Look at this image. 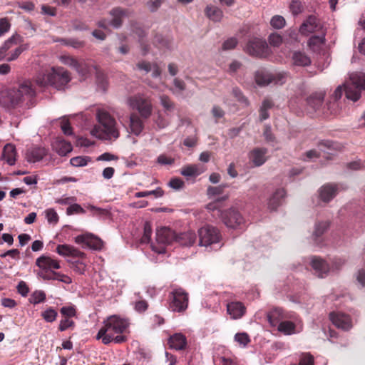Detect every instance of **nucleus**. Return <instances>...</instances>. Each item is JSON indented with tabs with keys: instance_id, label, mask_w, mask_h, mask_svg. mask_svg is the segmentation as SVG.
I'll list each match as a JSON object with an SVG mask.
<instances>
[{
	"instance_id": "b1692460",
	"label": "nucleus",
	"mask_w": 365,
	"mask_h": 365,
	"mask_svg": "<svg viewBox=\"0 0 365 365\" xmlns=\"http://www.w3.org/2000/svg\"><path fill=\"white\" fill-rule=\"evenodd\" d=\"M137 67L139 70L144 71L145 73L151 72V76L153 78H160L161 76V70L156 63L142 61L137 64Z\"/></svg>"
},
{
	"instance_id": "4d7b16f0",
	"label": "nucleus",
	"mask_w": 365,
	"mask_h": 365,
	"mask_svg": "<svg viewBox=\"0 0 365 365\" xmlns=\"http://www.w3.org/2000/svg\"><path fill=\"white\" fill-rule=\"evenodd\" d=\"M151 235H152L151 225L148 222H146L144 225V232H143V235L141 239L142 242L146 243V242H150Z\"/></svg>"
},
{
	"instance_id": "2f4dec72",
	"label": "nucleus",
	"mask_w": 365,
	"mask_h": 365,
	"mask_svg": "<svg viewBox=\"0 0 365 365\" xmlns=\"http://www.w3.org/2000/svg\"><path fill=\"white\" fill-rule=\"evenodd\" d=\"M169 345L176 350L183 349L186 346V339L182 334H175L170 337Z\"/></svg>"
},
{
	"instance_id": "e2e57ef3",
	"label": "nucleus",
	"mask_w": 365,
	"mask_h": 365,
	"mask_svg": "<svg viewBox=\"0 0 365 365\" xmlns=\"http://www.w3.org/2000/svg\"><path fill=\"white\" fill-rule=\"evenodd\" d=\"M11 24L6 18L0 19V36L4 35L8 32L10 29Z\"/></svg>"
},
{
	"instance_id": "0e129e2a",
	"label": "nucleus",
	"mask_w": 365,
	"mask_h": 365,
	"mask_svg": "<svg viewBox=\"0 0 365 365\" xmlns=\"http://www.w3.org/2000/svg\"><path fill=\"white\" fill-rule=\"evenodd\" d=\"M53 275L54 280H58L66 284H70L72 282L71 278L65 274L53 272Z\"/></svg>"
},
{
	"instance_id": "423d86ee",
	"label": "nucleus",
	"mask_w": 365,
	"mask_h": 365,
	"mask_svg": "<svg viewBox=\"0 0 365 365\" xmlns=\"http://www.w3.org/2000/svg\"><path fill=\"white\" fill-rule=\"evenodd\" d=\"M347 98L356 101L361 97V92L365 90V73L355 72L350 74L349 80L344 85Z\"/></svg>"
},
{
	"instance_id": "f257e3e1",
	"label": "nucleus",
	"mask_w": 365,
	"mask_h": 365,
	"mask_svg": "<svg viewBox=\"0 0 365 365\" xmlns=\"http://www.w3.org/2000/svg\"><path fill=\"white\" fill-rule=\"evenodd\" d=\"M96 119L98 123L90 131L92 136L103 140H115L119 138L118 123L108 110L98 108Z\"/></svg>"
},
{
	"instance_id": "bb28decb",
	"label": "nucleus",
	"mask_w": 365,
	"mask_h": 365,
	"mask_svg": "<svg viewBox=\"0 0 365 365\" xmlns=\"http://www.w3.org/2000/svg\"><path fill=\"white\" fill-rule=\"evenodd\" d=\"M46 155V150L43 148H33L26 153V159L30 163H36L43 159Z\"/></svg>"
},
{
	"instance_id": "5701e85b",
	"label": "nucleus",
	"mask_w": 365,
	"mask_h": 365,
	"mask_svg": "<svg viewBox=\"0 0 365 365\" xmlns=\"http://www.w3.org/2000/svg\"><path fill=\"white\" fill-rule=\"evenodd\" d=\"M320 29L316 17L310 16L300 26L299 31L303 35H309Z\"/></svg>"
},
{
	"instance_id": "774afa93",
	"label": "nucleus",
	"mask_w": 365,
	"mask_h": 365,
	"mask_svg": "<svg viewBox=\"0 0 365 365\" xmlns=\"http://www.w3.org/2000/svg\"><path fill=\"white\" fill-rule=\"evenodd\" d=\"M356 280L363 287H365V267L358 271Z\"/></svg>"
},
{
	"instance_id": "37998d69",
	"label": "nucleus",
	"mask_w": 365,
	"mask_h": 365,
	"mask_svg": "<svg viewBox=\"0 0 365 365\" xmlns=\"http://www.w3.org/2000/svg\"><path fill=\"white\" fill-rule=\"evenodd\" d=\"M151 195H153L155 197H160L163 196V192L160 188H157V189H155L154 190H151V191H143V192H135V197L136 198H140V197H148Z\"/></svg>"
},
{
	"instance_id": "69168bd1",
	"label": "nucleus",
	"mask_w": 365,
	"mask_h": 365,
	"mask_svg": "<svg viewBox=\"0 0 365 365\" xmlns=\"http://www.w3.org/2000/svg\"><path fill=\"white\" fill-rule=\"evenodd\" d=\"M16 288L18 292L23 297H26L29 294V289L26 283L24 281H21L20 282H19Z\"/></svg>"
},
{
	"instance_id": "dca6fc26",
	"label": "nucleus",
	"mask_w": 365,
	"mask_h": 365,
	"mask_svg": "<svg viewBox=\"0 0 365 365\" xmlns=\"http://www.w3.org/2000/svg\"><path fill=\"white\" fill-rule=\"evenodd\" d=\"M144 128L143 122L140 117L136 113H132L129 118L128 125L125 127L128 135L127 138H130V134L138 136L142 133Z\"/></svg>"
},
{
	"instance_id": "a19ab883",
	"label": "nucleus",
	"mask_w": 365,
	"mask_h": 365,
	"mask_svg": "<svg viewBox=\"0 0 365 365\" xmlns=\"http://www.w3.org/2000/svg\"><path fill=\"white\" fill-rule=\"evenodd\" d=\"M58 316L57 312L53 308L50 307L41 313V317L46 322H53Z\"/></svg>"
},
{
	"instance_id": "f3484780",
	"label": "nucleus",
	"mask_w": 365,
	"mask_h": 365,
	"mask_svg": "<svg viewBox=\"0 0 365 365\" xmlns=\"http://www.w3.org/2000/svg\"><path fill=\"white\" fill-rule=\"evenodd\" d=\"M309 264L314 271V274L318 277L324 278L327 277L329 272L330 268L329 264L326 261L319 257H312Z\"/></svg>"
},
{
	"instance_id": "052dcab7",
	"label": "nucleus",
	"mask_w": 365,
	"mask_h": 365,
	"mask_svg": "<svg viewBox=\"0 0 365 365\" xmlns=\"http://www.w3.org/2000/svg\"><path fill=\"white\" fill-rule=\"evenodd\" d=\"M269 42L273 46H279L282 43V38L278 34H272L269 36Z\"/></svg>"
},
{
	"instance_id": "f704fd0d",
	"label": "nucleus",
	"mask_w": 365,
	"mask_h": 365,
	"mask_svg": "<svg viewBox=\"0 0 365 365\" xmlns=\"http://www.w3.org/2000/svg\"><path fill=\"white\" fill-rule=\"evenodd\" d=\"M205 12L207 17L215 22L220 21L223 16L221 9L212 5L207 6Z\"/></svg>"
},
{
	"instance_id": "de8ad7c7",
	"label": "nucleus",
	"mask_w": 365,
	"mask_h": 365,
	"mask_svg": "<svg viewBox=\"0 0 365 365\" xmlns=\"http://www.w3.org/2000/svg\"><path fill=\"white\" fill-rule=\"evenodd\" d=\"M232 95L236 98V100L241 103L244 107H247L249 106V101L245 98L241 91L238 88H234L232 91Z\"/></svg>"
},
{
	"instance_id": "4468645a",
	"label": "nucleus",
	"mask_w": 365,
	"mask_h": 365,
	"mask_svg": "<svg viewBox=\"0 0 365 365\" xmlns=\"http://www.w3.org/2000/svg\"><path fill=\"white\" fill-rule=\"evenodd\" d=\"M344 184H326L320 187L319 194L320 199L325 202L331 201L339 192L346 190Z\"/></svg>"
},
{
	"instance_id": "6e6552de",
	"label": "nucleus",
	"mask_w": 365,
	"mask_h": 365,
	"mask_svg": "<svg viewBox=\"0 0 365 365\" xmlns=\"http://www.w3.org/2000/svg\"><path fill=\"white\" fill-rule=\"evenodd\" d=\"M75 70L81 78L83 80L86 79L90 76L92 71L94 70L96 71L98 81L102 83V88L106 90V83L104 80L103 76L101 73L97 65L92 60H78V65Z\"/></svg>"
},
{
	"instance_id": "412c9836",
	"label": "nucleus",
	"mask_w": 365,
	"mask_h": 365,
	"mask_svg": "<svg viewBox=\"0 0 365 365\" xmlns=\"http://www.w3.org/2000/svg\"><path fill=\"white\" fill-rule=\"evenodd\" d=\"M267 153V150L265 148H255L249 153V159L255 166L259 167L266 162Z\"/></svg>"
},
{
	"instance_id": "603ef678",
	"label": "nucleus",
	"mask_w": 365,
	"mask_h": 365,
	"mask_svg": "<svg viewBox=\"0 0 365 365\" xmlns=\"http://www.w3.org/2000/svg\"><path fill=\"white\" fill-rule=\"evenodd\" d=\"M289 9L292 14L297 15L303 10V5L299 0H294L290 3Z\"/></svg>"
},
{
	"instance_id": "ddd939ff",
	"label": "nucleus",
	"mask_w": 365,
	"mask_h": 365,
	"mask_svg": "<svg viewBox=\"0 0 365 365\" xmlns=\"http://www.w3.org/2000/svg\"><path fill=\"white\" fill-rule=\"evenodd\" d=\"M74 242L80 245L83 248L100 250L103 246L102 240L89 232L77 235L74 237Z\"/></svg>"
},
{
	"instance_id": "393cba45",
	"label": "nucleus",
	"mask_w": 365,
	"mask_h": 365,
	"mask_svg": "<svg viewBox=\"0 0 365 365\" xmlns=\"http://www.w3.org/2000/svg\"><path fill=\"white\" fill-rule=\"evenodd\" d=\"M53 149L61 156H65L73 150L72 145L63 139L58 138L53 143Z\"/></svg>"
},
{
	"instance_id": "f8f14e48",
	"label": "nucleus",
	"mask_w": 365,
	"mask_h": 365,
	"mask_svg": "<svg viewBox=\"0 0 365 365\" xmlns=\"http://www.w3.org/2000/svg\"><path fill=\"white\" fill-rule=\"evenodd\" d=\"M221 219L225 225L231 229L242 228L245 224V220L242 216L237 210L233 208H230L221 213Z\"/></svg>"
},
{
	"instance_id": "7c9ffc66",
	"label": "nucleus",
	"mask_w": 365,
	"mask_h": 365,
	"mask_svg": "<svg viewBox=\"0 0 365 365\" xmlns=\"http://www.w3.org/2000/svg\"><path fill=\"white\" fill-rule=\"evenodd\" d=\"M267 319L272 327L278 326V324L286 318L284 316L282 309L274 308L267 314Z\"/></svg>"
},
{
	"instance_id": "0eeeda50",
	"label": "nucleus",
	"mask_w": 365,
	"mask_h": 365,
	"mask_svg": "<svg viewBox=\"0 0 365 365\" xmlns=\"http://www.w3.org/2000/svg\"><path fill=\"white\" fill-rule=\"evenodd\" d=\"M127 104L138 110L140 115L148 118L152 113L153 106L150 99L142 93H138L127 99Z\"/></svg>"
},
{
	"instance_id": "338daca9",
	"label": "nucleus",
	"mask_w": 365,
	"mask_h": 365,
	"mask_svg": "<svg viewBox=\"0 0 365 365\" xmlns=\"http://www.w3.org/2000/svg\"><path fill=\"white\" fill-rule=\"evenodd\" d=\"M299 365H314V359L309 354L302 356Z\"/></svg>"
},
{
	"instance_id": "72a5a7b5",
	"label": "nucleus",
	"mask_w": 365,
	"mask_h": 365,
	"mask_svg": "<svg viewBox=\"0 0 365 365\" xmlns=\"http://www.w3.org/2000/svg\"><path fill=\"white\" fill-rule=\"evenodd\" d=\"M196 240L195 234L193 232L189 231L182 233L178 236L175 235V240L183 246L192 245Z\"/></svg>"
},
{
	"instance_id": "20e7f679",
	"label": "nucleus",
	"mask_w": 365,
	"mask_h": 365,
	"mask_svg": "<svg viewBox=\"0 0 365 365\" xmlns=\"http://www.w3.org/2000/svg\"><path fill=\"white\" fill-rule=\"evenodd\" d=\"M71 81L70 73L63 67H52L49 71H39L34 77L36 84L40 87L53 86L63 89Z\"/></svg>"
},
{
	"instance_id": "39448f33",
	"label": "nucleus",
	"mask_w": 365,
	"mask_h": 365,
	"mask_svg": "<svg viewBox=\"0 0 365 365\" xmlns=\"http://www.w3.org/2000/svg\"><path fill=\"white\" fill-rule=\"evenodd\" d=\"M198 235L200 246L210 248V250L221 247L222 235L217 227L205 225L198 230Z\"/></svg>"
},
{
	"instance_id": "e433bc0d",
	"label": "nucleus",
	"mask_w": 365,
	"mask_h": 365,
	"mask_svg": "<svg viewBox=\"0 0 365 365\" xmlns=\"http://www.w3.org/2000/svg\"><path fill=\"white\" fill-rule=\"evenodd\" d=\"M329 222L328 221L318 222L314 225V230L312 234L314 240H317L321 237L329 228Z\"/></svg>"
},
{
	"instance_id": "4be33fe9",
	"label": "nucleus",
	"mask_w": 365,
	"mask_h": 365,
	"mask_svg": "<svg viewBox=\"0 0 365 365\" xmlns=\"http://www.w3.org/2000/svg\"><path fill=\"white\" fill-rule=\"evenodd\" d=\"M227 313L233 319L241 318L246 312V308L240 302H232L227 305Z\"/></svg>"
},
{
	"instance_id": "8fccbe9b",
	"label": "nucleus",
	"mask_w": 365,
	"mask_h": 365,
	"mask_svg": "<svg viewBox=\"0 0 365 365\" xmlns=\"http://www.w3.org/2000/svg\"><path fill=\"white\" fill-rule=\"evenodd\" d=\"M58 41L63 44L71 46L74 48H79L83 46V42L75 38L61 39Z\"/></svg>"
},
{
	"instance_id": "6e6d98bb",
	"label": "nucleus",
	"mask_w": 365,
	"mask_h": 365,
	"mask_svg": "<svg viewBox=\"0 0 365 365\" xmlns=\"http://www.w3.org/2000/svg\"><path fill=\"white\" fill-rule=\"evenodd\" d=\"M61 128L65 135H71L73 134L70 123L66 117H63L61 120Z\"/></svg>"
},
{
	"instance_id": "09e8293b",
	"label": "nucleus",
	"mask_w": 365,
	"mask_h": 365,
	"mask_svg": "<svg viewBox=\"0 0 365 365\" xmlns=\"http://www.w3.org/2000/svg\"><path fill=\"white\" fill-rule=\"evenodd\" d=\"M227 197H228L227 196H225V197H222L220 199H217L215 201L210 202L207 205V209L208 210L212 211V212L217 211V215H219L221 217V213H222V212L220 210V203L222 200H225L226 199H227Z\"/></svg>"
},
{
	"instance_id": "a18cd8bd",
	"label": "nucleus",
	"mask_w": 365,
	"mask_h": 365,
	"mask_svg": "<svg viewBox=\"0 0 365 365\" xmlns=\"http://www.w3.org/2000/svg\"><path fill=\"white\" fill-rule=\"evenodd\" d=\"M227 187L226 185H220L216 187H208L207 190V195L210 198L215 197L217 195H219L222 193L224 189Z\"/></svg>"
},
{
	"instance_id": "6ab92c4d",
	"label": "nucleus",
	"mask_w": 365,
	"mask_h": 365,
	"mask_svg": "<svg viewBox=\"0 0 365 365\" xmlns=\"http://www.w3.org/2000/svg\"><path fill=\"white\" fill-rule=\"evenodd\" d=\"M330 319L332 323L339 329L349 330L352 327V321L347 314L340 312H333L330 314Z\"/></svg>"
},
{
	"instance_id": "9d476101",
	"label": "nucleus",
	"mask_w": 365,
	"mask_h": 365,
	"mask_svg": "<svg viewBox=\"0 0 365 365\" xmlns=\"http://www.w3.org/2000/svg\"><path fill=\"white\" fill-rule=\"evenodd\" d=\"M187 292L181 287L174 288L170 294V309L173 312H184L188 306Z\"/></svg>"
},
{
	"instance_id": "c03bdc74",
	"label": "nucleus",
	"mask_w": 365,
	"mask_h": 365,
	"mask_svg": "<svg viewBox=\"0 0 365 365\" xmlns=\"http://www.w3.org/2000/svg\"><path fill=\"white\" fill-rule=\"evenodd\" d=\"M46 299V294L44 292L41 290H37L33 292L30 297V302L36 304L41 302H44Z\"/></svg>"
},
{
	"instance_id": "c85d7f7f",
	"label": "nucleus",
	"mask_w": 365,
	"mask_h": 365,
	"mask_svg": "<svg viewBox=\"0 0 365 365\" xmlns=\"http://www.w3.org/2000/svg\"><path fill=\"white\" fill-rule=\"evenodd\" d=\"M324 95L322 93H316L310 96L307 98V106L313 111L318 110L321 108Z\"/></svg>"
},
{
	"instance_id": "a878e982",
	"label": "nucleus",
	"mask_w": 365,
	"mask_h": 365,
	"mask_svg": "<svg viewBox=\"0 0 365 365\" xmlns=\"http://www.w3.org/2000/svg\"><path fill=\"white\" fill-rule=\"evenodd\" d=\"M277 330L285 335H292L299 332L302 328L297 329V326L294 322L284 320L278 324Z\"/></svg>"
},
{
	"instance_id": "9b49d317",
	"label": "nucleus",
	"mask_w": 365,
	"mask_h": 365,
	"mask_svg": "<svg viewBox=\"0 0 365 365\" xmlns=\"http://www.w3.org/2000/svg\"><path fill=\"white\" fill-rule=\"evenodd\" d=\"M245 50L250 55L260 58L267 57L270 53L266 41L257 38L251 39Z\"/></svg>"
},
{
	"instance_id": "680f3d73",
	"label": "nucleus",
	"mask_w": 365,
	"mask_h": 365,
	"mask_svg": "<svg viewBox=\"0 0 365 365\" xmlns=\"http://www.w3.org/2000/svg\"><path fill=\"white\" fill-rule=\"evenodd\" d=\"M26 49V47L25 46H20L18 48H16L14 51H12L10 54V56L8 57L7 61H12L16 60L21 54V53Z\"/></svg>"
},
{
	"instance_id": "7ed1b4c3",
	"label": "nucleus",
	"mask_w": 365,
	"mask_h": 365,
	"mask_svg": "<svg viewBox=\"0 0 365 365\" xmlns=\"http://www.w3.org/2000/svg\"><path fill=\"white\" fill-rule=\"evenodd\" d=\"M36 94L33 83L24 79L19 83L16 88L6 89L0 92V104L6 108L14 107Z\"/></svg>"
},
{
	"instance_id": "c9c22d12",
	"label": "nucleus",
	"mask_w": 365,
	"mask_h": 365,
	"mask_svg": "<svg viewBox=\"0 0 365 365\" xmlns=\"http://www.w3.org/2000/svg\"><path fill=\"white\" fill-rule=\"evenodd\" d=\"M203 173V169L197 165H190L182 168L180 173L185 177H195Z\"/></svg>"
},
{
	"instance_id": "2eb2a0df",
	"label": "nucleus",
	"mask_w": 365,
	"mask_h": 365,
	"mask_svg": "<svg viewBox=\"0 0 365 365\" xmlns=\"http://www.w3.org/2000/svg\"><path fill=\"white\" fill-rule=\"evenodd\" d=\"M131 12L128 10H123L120 8L113 9L110 11L112 20L110 22H108L106 20L100 21H98V25L99 27L105 29H106L109 25L115 28H118L121 26L122 18L129 16Z\"/></svg>"
},
{
	"instance_id": "4c0bfd02",
	"label": "nucleus",
	"mask_w": 365,
	"mask_h": 365,
	"mask_svg": "<svg viewBox=\"0 0 365 365\" xmlns=\"http://www.w3.org/2000/svg\"><path fill=\"white\" fill-rule=\"evenodd\" d=\"M294 64L306 66L310 64V58L302 52H294L292 56Z\"/></svg>"
},
{
	"instance_id": "bf43d9fd",
	"label": "nucleus",
	"mask_w": 365,
	"mask_h": 365,
	"mask_svg": "<svg viewBox=\"0 0 365 365\" xmlns=\"http://www.w3.org/2000/svg\"><path fill=\"white\" fill-rule=\"evenodd\" d=\"M325 38L324 35L321 36H314L310 38L309 41V45L314 49L315 46H319L324 43Z\"/></svg>"
},
{
	"instance_id": "5fc2aeb1",
	"label": "nucleus",
	"mask_w": 365,
	"mask_h": 365,
	"mask_svg": "<svg viewBox=\"0 0 365 365\" xmlns=\"http://www.w3.org/2000/svg\"><path fill=\"white\" fill-rule=\"evenodd\" d=\"M160 103L166 110H172L174 108V103L172 102L170 98L165 96H160Z\"/></svg>"
},
{
	"instance_id": "13d9d810",
	"label": "nucleus",
	"mask_w": 365,
	"mask_h": 365,
	"mask_svg": "<svg viewBox=\"0 0 365 365\" xmlns=\"http://www.w3.org/2000/svg\"><path fill=\"white\" fill-rule=\"evenodd\" d=\"M235 340L243 346H245L250 342L249 336L246 333L236 334Z\"/></svg>"
},
{
	"instance_id": "58836bf2",
	"label": "nucleus",
	"mask_w": 365,
	"mask_h": 365,
	"mask_svg": "<svg viewBox=\"0 0 365 365\" xmlns=\"http://www.w3.org/2000/svg\"><path fill=\"white\" fill-rule=\"evenodd\" d=\"M91 158L88 156H77L70 160V163L74 167H83L91 162Z\"/></svg>"
},
{
	"instance_id": "c756f323",
	"label": "nucleus",
	"mask_w": 365,
	"mask_h": 365,
	"mask_svg": "<svg viewBox=\"0 0 365 365\" xmlns=\"http://www.w3.org/2000/svg\"><path fill=\"white\" fill-rule=\"evenodd\" d=\"M2 156L9 165H14L16 160L15 146L10 143L6 144L4 148Z\"/></svg>"
},
{
	"instance_id": "f03ea898",
	"label": "nucleus",
	"mask_w": 365,
	"mask_h": 365,
	"mask_svg": "<svg viewBox=\"0 0 365 365\" xmlns=\"http://www.w3.org/2000/svg\"><path fill=\"white\" fill-rule=\"evenodd\" d=\"M129 324L127 319L117 315L110 316L104 320L102 327L96 335V339H101L104 344H108L112 341L117 344L124 342L126 340L125 336L115 335L123 334L128 329Z\"/></svg>"
},
{
	"instance_id": "ea45409f",
	"label": "nucleus",
	"mask_w": 365,
	"mask_h": 365,
	"mask_svg": "<svg viewBox=\"0 0 365 365\" xmlns=\"http://www.w3.org/2000/svg\"><path fill=\"white\" fill-rule=\"evenodd\" d=\"M59 61L64 65L76 68L78 65V60L69 55H61L59 56Z\"/></svg>"
},
{
	"instance_id": "864d4df0",
	"label": "nucleus",
	"mask_w": 365,
	"mask_h": 365,
	"mask_svg": "<svg viewBox=\"0 0 365 365\" xmlns=\"http://www.w3.org/2000/svg\"><path fill=\"white\" fill-rule=\"evenodd\" d=\"M46 218L51 224H56L58 221V216L56 212L52 209H48L45 211Z\"/></svg>"
},
{
	"instance_id": "1a4fd4ad",
	"label": "nucleus",
	"mask_w": 365,
	"mask_h": 365,
	"mask_svg": "<svg viewBox=\"0 0 365 365\" xmlns=\"http://www.w3.org/2000/svg\"><path fill=\"white\" fill-rule=\"evenodd\" d=\"M175 237V234L168 227H160L157 229L155 241L157 245H151L152 250L158 254L165 252V246L171 244Z\"/></svg>"
},
{
	"instance_id": "cd10ccee",
	"label": "nucleus",
	"mask_w": 365,
	"mask_h": 365,
	"mask_svg": "<svg viewBox=\"0 0 365 365\" xmlns=\"http://www.w3.org/2000/svg\"><path fill=\"white\" fill-rule=\"evenodd\" d=\"M285 196V191L283 189L277 190L272 196L269 199L268 208L270 210H275L281 204Z\"/></svg>"
},
{
	"instance_id": "49530a36",
	"label": "nucleus",
	"mask_w": 365,
	"mask_h": 365,
	"mask_svg": "<svg viewBox=\"0 0 365 365\" xmlns=\"http://www.w3.org/2000/svg\"><path fill=\"white\" fill-rule=\"evenodd\" d=\"M285 23L286 21L284 18L279 15L274 16L270 20L271 26L276 29L283 28L285 26Z\"/></svg>"
},
{
	"instance_id": "473e14b6",
	"label": "nucleus",
	"mask_w": 365,
	"mask_h": 365,
	"mask_svg": "<svg viewBox=\"0 0 365 365\" xmlns=\"http://www.w3.org/2000/svg\"><path fill=\"white\" fill-rule=\"evenodd\" d=\"M255 81L259 86H264L272 83V73L265 70H259L255 73Z\"/></svg>"
},
{
	"instance_id": "3c124183",
	"label": "nucleus",
	"mask_w": 365,
	"mask_h": 365,
	"mask_svg": "<svg viewBox=\"0 0 365 365\" xmlns=\"http://www.w3.org/2000/svg\"><path fill=\"white\" fill-rule=\"evenodd\" d=\"M173 86L174 88L172 89L173 93H181L185 90V83L180 78H174Z\"/></svg>"
},
{
	"instance_id": "aec40b11",
	"label": "nucleus",
	"mask_w": 365,
	"mask_h": 365,
	"mask_svg": "<svg viewBox=\"0 0 365 365\" xmlns=\"http://www.w3.org/2000/svg\"><path fill=\"white\" fill-rule=\"evenodd\" d=\"M56 252L62 257H73L83 258L85 254L78 249L69 245H58L56 247Z\"/></svg>"
},
{
	"instance_id": "79ce46f5",
	"label": "nucleus",
	"mask_w": 365,
	"mask_h": 365,
	"mask_svg": "<svg viewBox=\"0 0 365 365\" xmlns=\"http://www.w3.org/2000/svg\"><path fill=\"white\" fill-rule=\"evenodd\" d=\"M288 77V74L283 71L273 73L272 83L282 85L287 81Z\"/></svg>"
},
{
	"instance_id": "a211bd4d",
	"label": "nucleus",
	"mask_w": 365,
	"mask_h": 365,
	"mask_svg": "<svg viewBox=\"0 0 365 365\" xmlns=\"http://www.w3.org/2000/svg\"><path fill=\"white\" fill-rule=\"evenodd\" d=\"M36 265L46 272L61 268L59 262L47 255H41L36 260Z\"/></svg>"
}]
</instances>
